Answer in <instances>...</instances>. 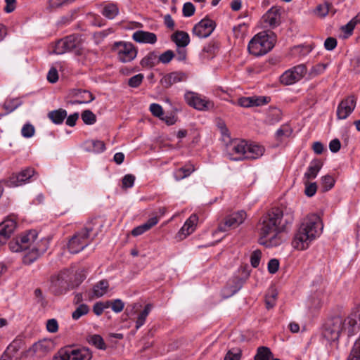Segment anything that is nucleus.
Here are the masks:
<instances>
[{
  "mask_svg": "<svg viewBox=\"0 0 360 360\" xmlns=\"http://www.w3.org/2000/svg\"><path fill=\"white\" fill-rule=\"evenodd\" d=\"M21 105V101L18 98H13L6 100L4 103V108L6 110L7 113H10L15 110Z\"/></svg>",
  "mask_w": 360,
  "mask_h": 360,
  "instance_id": "nucleus-44",
  "label": "nucleus"
},
{
  "mask_svg": "<svg viewBox=\"0 0 360 360\" xmlns=\"http://www.w3.org/2000/svg\"><path fill=\"white\" fill-rule=\"evenodd\" d=\"M35 132V129L34 126L30 123L25 124L21 130L22 136L25 138H30L32 137Z\"/></svg>",
  "mask_w": 360,
  "mask_h": 360,
  "instance_id": "nucleus-54",
  "label": "nucleus"
},
{
  "mask_svg": "<svg viewBox=\"0 0 360 360\" xmlns=\"http://www.w3.org/2000/svg\"><path fill=\"white\" fill-rule=\"evenodd\" d=\"M109 283L107 280L103 279L96 283L93 287V293L96 297L103 296L108 290Z\"/></svg>",
  "mask_w": 360,
  "mask_h": 360,
  "instance_id": "nucleus-31",
  "label": "nucleus"
},
{
  "mask_svg": "<svg viewBox=\"0 0 360 360\" xmlns=\"http://www.w3.org/2000/svg\"><path fill=\"white\" fill-rule=\"evenodd\" d=\"M48 117L56 124H60L67 117V111L63 108L50 111Z\"/></svg>",
  "mask_w": 360,
  "mask_h": 360,
  "instance_id": "nucleus-30",
  "label": "nucleus"
},
{
  "mask_svg": "<svg viewBox=\"0 0 360 360\" xmlns=\"http://www.w3.org/2000/svg\"><path fill=\"white\" fill-rule=\"evenodd\" d=\"M219 46L215 42H210L206 44L202 49L201 56L204 59H212L216 55Z\"/></svg>",
  "mask_w": 360,
  "mask_h": 360,
  "instance_id": "nucleus-32",
  "label": "nucleus"
},
{
  "mask_svg": "<svg viewBox=\"0 0 360 360\" xmlns=\"http://www.w3.org/2000/svg\"><path fill=\"white\" fill-rule=\"evenodd\" d=\"M49 239L47 238H42L40 240L37 239L36 242L33 244V248L38 251V252L43 255L49 248Z\"/></svg>",
  "mask_w": 360,
  "mask_h": 360,
  "instance_id": "nucleus-41",
  "label": "nucleus"
},
{
  "mask_svg": "<svg viewBox=\"0 0 360 360\" xmlns=\"http://www.w3.org/2000/svg\"><path fill=\"white\" fill-rule=\"evenodd\" d=\"M15 228L16 222L13 219H6L0 224V246L8 241Z\"/></svg>",
  "mask_w": 360,
  "mask_h": 360,
  "instance_id": "nucleus-17",
  "label": "nucleus"
},
{
  "mask_svg": "<svg viewBox=\"0 0 360 360\" xmlns=\"http://www.w3.org/2000/svg\"><path fill=\"white\" fill-rule=\"evenodd\" d=\"M195 11V6L191 2H186L184 4L182 13L184 17H191L194 15Z\"/></svg>",
  "mask_w": 360,
  "mask_h": 360,
  "instance_id": "nucleus-52",
  "label": "nucleus"
},
{
  "mask_svg": "<svg viewBox=\"0 0 360 360\" xmlns=\"http://www.w3.org/2000/svg\"><path fill=\"white\" fill-rule=\"evenodd\" d=\"M150 111L153 116L160 119L163 115V109L162 106L158 103H152L150 105Z\"/></svg>",
  "mask_w": 360,
  "mask_h": 360,
  "instance_id": "nucleus-57",
  "label": "nucleus"
},
{
  "mask_svg": "<svg viewBox=\"0 0 360 360\" xmlns=\"http://www.w3.org/2000/svg\"><path fill=\"white\" fill-rule=\"evenodd\" d=\"M171 39L178 48H185L190 42V37L184 31H176L171 36Z\"/></svg>",
  "mask_w": 360,
  "mask_h": 360,
  "instance_id": "nucleus-23",
  "label": "nucleus"
},
{
  "mask_svg": "<svg viewBox=\"0 0 360 360\" xmlns=\"http://www.w3.org/2000/svg\"><path fill=\"white\" fill-rule=\"evenodd\" d=\"M294 221V211L281 205L273 207L260 219L258 224L259 243L266 248L280 245L283 242L281 233Z\"/></svg>",
  "mask_w": 360,
  "mask_h": 360,
  "instance_id": "nucleus-1",
  "label": "nucleus"
},
{
  "mask_svg": "<svg viewBox=\"0 0 360 360\" xmlns=\"http://www.w3.org/2000/svg\"><path fill=\"white\" fill-rule=\"evenodd\" d=\"M112 51L117 53L118 60L122 63H129L137 55L134 46L131 43L124 41L115 42L113 44Z\"/></svg>",
  "mask_w": 360,
  "mask_h": 360,
  "instance_id": "nucleus-8",
  "label": "nucleus"
},
{
  "mask_svg": "<svg viewBox=\"0 0 360 360\" xmlns=\"http://www.w3.org/2000/svg\"><path fill=\"white\" fill-rule=\"evenodd\" d=\"M54 342L50 339H44L34 343L27 351V353H32L38 358L44 357L48 353L53 350Z\"/></svg>",
  "mask_w": 360,
  "mask_h": 360,
  "instance_id": "nucleus-14",
  "label": "nucleus"
},
{
  "mask_svg": "<svg viewBox=\"0 0 360 360\" xmlns=\"http://www.w3.org/2000/svg\"><path fill=\"white\" fill-rule=\"evenodd\" d=\"M53 51L56 54L72 52L77 56L82 55L84 49L81 37L78 34H71L58 40Z\"/></svg>",
  "mask_w": 360,
  "mask_h": 360,
  "instance_id": "nucleus-5",
  "label": "nucleus"
},
{
  "mask_svg": "<svg viewBox=\"0 0 360 360\" xmlns=\"http://www.w3.org/2000/svg\"><path fill=\"white\" fill-rule=\"evenodd\" d=\"M72 94L75 99L70 101L72 105L89 103L95 98L94 95L86 90L75 89Z\"/></svg>",
  "mask_w": 360,
  "mask_h": 360,
  "instance_id": "nucleus-20",
  "label": "nucleus"
},
{
  "mask_svg": "<svg viewBox=\"0 0 360 360\" xmlns=\"http://www.w3.org/2000/svg\"><path fill=\"white\" fill-rule=\"evenodd\" d=\"M34 174L32 168L27 167L18 174H13L7 180L5 184L7 187H17L26 183Z\"/></svg>",
  "mask_w": 360,
  "mask_h": 360,
  "instance_id": "nucleus-13",
  "label": "nucleus"
},
{
  "mask_svg": "<svg viewBox=\"0 0 360 360\" xmlns=\"http://www.w3.org/2000/svg\"><path fill=\"white\" fill-rule=\"evenodd\" d=\"M9 249L14 252H18L20 251L25 250L22 247L20 240L19 238H16L15 240H12L8 244Z\"/></svg>",
  "mask_w": 360,
  "mask_h": 360,
  "instance_id": "nucleus-59",
  "label": "nucleus"
},
{
  "mask_svg": "<svg viewBox=\"0 0 360 360\" xmlns=\"http://www.w3.org/2000/svg\"><path fill=\"white\" fill-rule=\"evenodd\" d=\"M96 220V219L94 218L87 221L84 228L70 240L68 248L71 253H78L89 245L87 240L90 236V233L94 229Z\"/></svg>",
  "mask_w": 360,
  "mask_h": 360,
  "instance_id": "nucleus-6",
  "label": "nucleus"
},
{
  "mask_svg": "<svg viewBox=\"0 0 360 360\" xmlns=\"http://www.w3.org/2000/svg\"><path fill=\"white\" fill-rule=\"evenodd\" d=\"M187 77V75L183 72H172L163 76L160 79V84L167 89L174 84L186 81Z\"/></svg>",
  "mask_w": 360,
  "mask_h": 360,
  "instance_id": "nucleus-18",
  "label": "nucleus"
},
{
  "mask_svg": "<svg viewBox=\"0 0 360 360\" xmlns=\"http://www.w3.org/2000/svg\"><path fill=\"white\" fill-rule=\"evenodd\" d=\"M356 99L354 96H349L342 100L338 105L337 116L340 120H345L354 111L356 107Z\"/></svg>",
  "mask_w": 360,
  "mask_h": 360,
  "instance_id": "nucleus-15",
  "label": "nucleus"
},
{
  "mask_svg": "<svg viewBox=\"0 0 360 360\" xmlns=\"http://www.w3.org/2000/svg\"><path fill=\"white\" fill-rule=\"evenodd\" d=\"M158 222V218L157 217H152L149 219L146 223L135 227L131 231V235L133 236H139L146 231L150 229L153 226L156 225Z\"/></svg>",
  "mask_w": 360,
  "mask_h": 360,
  "instance_id": "nucleus-26",
  "label": "nucleus"
},
{
  "mask_svg": "<svg viewBox=\"0 0 360 360\" xmlns=\"http://www.w3.org/2000/svg\"><path fill=\"white\" fill-rule=\"evenodd\" d=\"M245 280L239 276L232 277L227 283L226 289L229 290V296L236 293L243 286Z\"/></svg>",
  "mask_w": 360,
  "mask_h": 360,
  "instance_id": "nucleus-27",
  "label": "nucleus"
},
{
  "mask_svg": "<svg viewBox=\"0 0 360 360\" xmlns=\"http://www.w3.org/2000/svg\"><path fill=\"white\" fill-rule=\"evenodd\" d=\"M356 315L351 314L347 318L335 316L328 319L323 326L322 335L328 342H337L342 333L348 337L353 335L357 328Z\"/></svg>",
  "mask_w": 360,
  "mask_h": 360,
  "instance_id": "nucleus-3",
  "label": "nucleus"
},
{
  "mask_svg": "<svg viewBox=\"0 0 360 360\" xmlns=\"http://www.w3.org/2000/svg\"><path fill=\"white\" fill-rule=\"evenodd\" d=\"M124 307V303L120 299L112 300V310L115 313L121 312Z\"/></svg>",
  "mask_w": 360,
  "mask_h": 360,
  "instance_id": "nucleus-63",
  "label": "nucleus"
},
{
  "mask_svg": "<svg viewBox=\"0 0 360 360\" xmlns=\"http://www.w3.org/2000/svg\"><path fill=\"white\" fill-rule=\"evenodd\" d=\"M229 158L233 160H243L246 159L247 141L245 140H235L226 146Z\"/></svg>",
  "mask_w": 360,
  "mask_h": 360,
  "instance_id": "nucleus-10",
  "label": "nucleus"
},
{
  "mask_svg": "<svg viewBox=\"0 0 360 360\" xmlns=\"http://www.w3.org/2000/svg\"><path fill=\"white\" fill-rule=\"evenodd\" d=\"M38 238V233L36 230H30L24 235H22L19 239L25 250H28L33 246Z\"/></svg>",
  "mask_w": 360,
  "mask_h": 360,
  "instance_id": "nucleus-24",
  "label": "nucleus"
},
{
  "mask_svg": "<svg viewBox=\"0 0 360 360\" xmlns=\"http://www.w3.org/2000/svg\"><path fill=\"white\" fill-rule=\"evenodd\" d=\"M81 117L84 124H94L96 122V115L90 110H85L82 112Z\"/></svg>",
  "mask_w": 360,
  "mask_h": 360,
  "instance_id": "nucleus-42",
  "label": "nucleus"
},
{
  "mask_svg": "<svg viewBox=\"0 0 360 360\" xmlns=\"http://www.w3.org/2000/svg\"><path fill=\"white\" fill-rule=\"evenodd\" d=\"M322 229L321 219L317 214L308 215L303 219L295 231L292 246L297 250H307L311 243L321 234Z\"/></svg>",
  "mask_w": 360,
  "mask_h": 360,
  "instance_id": "nucleus-2",
  "label": "nucleus"
},
{
  "mask_svg": "<svg viewBox=\"0 0 360 360\" xmlns=\"http://www.w3.org/2000/svg\"><path fill=\"white\" fill-rule=\"evenodd\" d=\"M87 341L90 345L95 346L99 349H105L106 345L103 338L99 335H92L87 338Z\"/></svg>",
  "mask_w": 360,
  "mask_h": 360,
  "instance_id": "nucleus-39",
  "label": "nucleus"
},
{
  "mask_svg": "<svg viewBox=\"0 0 360 360\" xmlns=\"http://www.w3.org/2000/svg\"><path fill=\"white\" fill-rule=\"evenodd\" d=\"M321 184L323 191L331 189L335 184V179L330 175H326L321 178Z\"/></svg>",
  "mask_w": 360,
  "mask_h": 360,
  "instance_id": "nucleus-47",
  "label": "nucleus"
},
{
  "mask_svg": "<svg viewBox=\"0 0 360 360\" xmlns=\"http://www.w3.org/2000/svg\"><path fill=\"white\" fill-rule=\"evenodd\" d=\"M29 251L23 257V263L25 264H31L35 262L41 255L33 247L28 248Z\"/></svg>",
  "mask_w": 360,
  "mask_h": 360,
  "instance_id": "nucleus-37",
  "label": "nucleus"
},
{
  "mask_svg": "<svg viewBox=\"0 0 360 360\" xmlns=\"http://www.w3.org/2000/svg\"><path fill=\"white\" fill-rule=\"evenodd\" d=\"M215 26L216 24L213 20L204 18L194 26L193 32L200 38H206L212 34Z\"/></svg>",
  "mask_w": 360,
  "mask_h": 360,
  "instance_id": "nucleus-16",
  "label": "nucleus"
},
{
  "mask_svg": "<svg viewBox=\"0 0 360 360\" xmlns=\"http://www.w3.org/2000/svg\"><path fill=\"white\" fill-rule=\"evenodd\" d=\"M307 68L304 65H299L285 71L280 77V81L285 85H290L300 80L305 75Z\"/></svg>",
  "mask_w": 360,
  "mask_h": 360,
  "instance_id": "nucleus-11",
  "label": "nucleus"
},
{
  "mask_svg": "<svg viewBox=\"0 0 360 360\" xmlns=\"http://www.w3.org/2000/svg\"><path fill=\"white\" fill-rule=\"evenodd\" d=\"M280 9L274 6L263 15L262 19L264 23L274 28L280 24Z\"/></svg>",
  "mask_w": 360,
  "mask_h": 360,
  "instance_id": "nucleus-19",
  "label": "nucleus"
},
{
  "mask_svg": "<svg viewBox=\"0 0 360 360\" xmlns=\"http://www.w3.org/2000/svg\"><path fill=\"white\" fill-rule=\"evenodd\" d=\"M92 146L93 148H86V150L99 153L105 150V145L102 141H93Z\"/></svg>",
  "mask_w": 360,
  "mask_h": 360,
  "instance_id": "nucleus-51",
  "label": "nucleus"
},
{
  "mask_svg": "<svg viewBox=\"0 0 360 360\" xmlns=\"http://www.w3.org/2000/svg\"><path fill=\"white\" fill-rule=\"evenodd\" d=\"M24 342L22 339L16 338L8 346L6 350H8V352H11L15 356L18 350L22 348Z\"/></svg>",
  "mask_w": 360,
  "mask_h": 360,
  "instance_id": "nucleus-45",
  "label": "nucleus"
},
{
  "mask_svg": "<svg viewBox=\"0 0 360 360\" xmlns=\"http://www.w3.org/2000/svg\"><path fill=\"white\" fill-rule=\"evenodd\" d=\"M330 7V4L325 3L324 4L319 5L316 7V11L321 17H325L328 14Z\"/></svg>",
  "mask_w": 360,
  "mask_h": 360,
  "instance_id": "nucleus-61",
  "label": "nucleus"
},
{
  "mask_svg": "<svg viewBox=\"0 0 360 360\" xmlns=\"http://www.w3.org/2000/svg\"><path fill=\"white\" fill-rule=\"evenodd\" d=\"M264 153V148L259 145L247 142L246 159L255 160L261 157Z\"/></svg>",
  "mask_w": 360,
  "mask_h": 360,
  "instance_id": "nucleus-25",
  "label": "nucleus"
},
{
  "mask_svg": "<svg viewBox=\"0 0 360 360\" xmlns=\"http://www.w3.org/2000/svg\"><path fill=\"white\" fill-rule=\"evenodd\" d=\"M194 166L191 164H187L185 166L176 169L174 172V178L176 181L181 180L191 174L194 172Z\"/></svg>",
  "mask_w": 360,
  "mask_h": 360,
  "instance_id": "nucleus-33",
  "label": "nucleus"
},
{
  "mask_svg": "<svg viewBox=\"0 0 360 360\" xmlns=\"http://www.w3.org/2000/svg\"><path fill=\"white\" fill-rule=\"evenodd\" d=\"M135 176L133 174H126L122 179V187L131 188L134 186Z\"/></svg>",
  "mask_w": 360,
  "mask_h": 360,
  "instance_id": "nucleus-60",
  "label": "nucleus"
},
{
  "mask_svg": "<svg viewBox=\"0 0 360 360\" xmlns=\"http://www.w3.org/2000/svg\"><path fill=\"white\" fill-rule=\"evenodd\" d=\"M292 130L288 125H283L276 132V137L277 139H281L283 136H289L291 134Z\"/></svg>",
  "mask_w": 360,
  "mask_h": 360,
  "instance_id": "nucleus-56",
  "label": "nucleus"
},
{
  "mask_svg": "<svg viewBox=\"0 0 360 360\" xmlns=\"http://www.w3.org/2000/svg\"><path fill=\"white\" fill-rule=\"evenodd\" d=\"M46 329L50 333H56L58 330V321L55 319H49L46 322Z\"/></svg>",
  "mask_w": 360,
  "mask_h": 360,
  "instance_id": "nucleus-64",
  "label": "nucleus"
},
{
  "mask_svg": "<svg viewBox=\"0 0 360 360\" xmlns=\"http://www.w3.org/2000/svg\"><path fill=\"white\" fill-rule=\"evenodd\" d=\"M152 307L153 306L151 304H147L145 306L144 309L139 314V315L137 318V320L136 321V329H139L140 327H141L144 324L148 315L149 314L150 311L152 309Z\"/></svg>",
  "mask_w": 360,
  "mask_h": 360,
  "instance_id": "nucleus-38",
  "label": "nucleus"
},
{
  "mask_svg": "<svg viewBox=\"0 0 360 360\" xmlns=\"http://www.w3.org/2000/svg\"><path fill=\"white\" fill-rule=\"evenodd\" d=\"M70 272L69 270L64 269L60 271L58 274L51 277L50 290L55 295H60L65 293L70 288H74L70 283Z\"/></svg>",
  "mask_w": 360,
  "mask_h": 360,
  "instance_id": "nucleus-7",
  "label": "nucleus"
},
{
  "mask_svg": "<svg viewBox=\"0 0 360 360\" xmlns=\"http://www.w3.org/2000/svg\"><path fill=\"white\" fill-rule=\"evenodd\" d=\"M143 79V75L140 73L129 78L128 81V84L129 86L132 88H137L142 83Z\"/></svg>",
  "mask_w": 360,
  "mask_h": 360,
  "instance_id": "nucleus-53",
  "label": "nucleus"
},
{
  "mask_svg": "<svg viewBox=\"0 0 360 360\" xmlns=\"http://www.w3.org/2000/svg\"><path fill=\"white\" fill-rule=\"evenodd\" d=\"M277 297V293L275 290H271L269 292L265 297V303L267 309H271L276 304V300Z\"/></svg>",
  "mask_w": 360,
  "mask_h": 360,
  "instance_id": "nucleus-49",
  "label": "nucleus"
},
{
  "mask_svg": "<svg viewBox=\"0 0 360 360\" xmlns=\"http://www.w3.org/2000/svg\"><path fill=\"white\" fill-rule=\"evenodd\" d=\"M89 311V307L86 304H80L72 312V317L74 320H78L81 316L86 315Z\"/></svg>",
  "mask_w": 360,
  "mask_h": 360,
  "instance_id": "nucleus-43",
  "label": "nucleus"
},
{
  "mask_svg": "<svg viewBox=\"0 0 360 360\" xmlns=\"http://www.w3.org/2000/svg\"><path fill=\"white\" fill-rule=\"evenodd\" d=\"M273 358V354L266 347H260L257 349L254 360H270Z\"/></svg>",
  "mask_w": 360,
  "mask_h": 360,
  "instance_id": "nucleus-36",
  "label": "nucleus"
},
{
  "mask_svg": "<svg viewBox=\"0 0 360 360\" xmlns=\"http://www.w3.org/2000/svg\"><path fill=\"white\" fill-rule=\"evenodd\" d=\"M198 217L196 214H192L185 222L184 226L180 230L181 234L184 236H188L191 233H193L195 228V224Z\"/></svg>",
  "mask_w": 360,
  "mask_h": 360,
  "instance_id": "nucleus-29",
  "label": "nucleus"
},
{
  "mask_svg": "<svg viewBox=\"0 0 360 360\" xmlns=\"http://www.w3.org/2000/svg\"><path fill=\"white\" fill-rule=\"evenodd\" d=\"M53 360H72L70 347L62 349L54 355Z\"/></svg>",
  "mask_w": 360,
  "mask_h": 360,
  "instance_id": "nucleus-48",
  "label": "nucleus"
},
{
  "mask_svg": "<svg viewBox=\"0 0 360 360\" xmlns=\"http://www.w3.org/2000/svg\"><path fill=\"white\" fill-rule=\"evenodd\" d=\"M132 39L139 43L154 44L157 41V36L155 33L143 30L136 31Z\"/></svg>",
  "mask_w": 360,
  "mask_h": 360,
  "instance_id": "nucleus-21",
  "label": "nucleus"
},
{
  "mask_svg": "<svg viewBox=\"0 0 360 360\" xmlns=\"http://www.w3.org/2000/svg\"><path fill=\"white\" fill-rule=\"evenodd\" d=\"M157 58V54L155 52H150L141 60V65L143 68H152L155 65Z\"/></svg>",
  "mask_w": 360,
  "mask_h": 360,
  "instance_id": "nucleus-40",
  "label": "nucleus"
},
{
  "mask_svg": "<svg viewBox=\"0 0 360 360\" xmlns=\"http://www.w3.org/2000/svg\"><path fill=\"white\" fill-rule=\"evenodd\" d=\"M275 41V36L273 32L269 34L266 32L256 34L249 42L248 49L250 53L260 56L271 51Z\"/></svg>",
  "mask_w": 360,
  "mask_h": 360,
  "instance_id": "nucleus-4",
  "label": "nucleus"
},
{
  "mask_svg": "<svg viewBox=\"0 0 360 360\" xmlns=\"http://www.w3.org/2000/svg\"><path fill=\"white\" fill-rule=\"evenodd\" d=\"M247 217V214L243 210H240L236 212L228 215L223 224H219V231H227L229 229H236L240 225Z\"/></svg>",
  "mask_w": 360,
  "mask_h": 360,
  "instance_id": "nucleus-12",
  "label": "nucleus"
},
{
  "mask_svg": "<svg viewBox=\"0 0 360 360\" xmlns=\"http://www.w3.org/2000/svg\"><path fill=\"white\" fill-rule=\"evenodd\" d=\"M323 166V162L320 160H314L304 174V178L307 181L315 179Z\"/></svg>",
  "mask_w": 360,
  "mask_h": 360,
  "instance_id": "nucleus-28",
  "label": "nucleus"
},
{
  "mask_svg": "<svg viewBox=\"0 0 360 360\" xmlns=\"http://www.w3.org/2000/svg\"><path fill=\"white\" fill-rule=\"evenodd\" d=\"M184 98L188 105L198 110H209L214 106L212 101L193 91L186 92Z\"/></svg>",
  "mask_w": 360,
  "mask_h": 360,
  "instance_id": "nucleus-9",
  "label": "nucleus"
},
{
  "mask_svg": "<svg viewBox=\"0 0 360 360\" xmlns=\"http://www.w3.org/2000/svg\"><path fill=\"white\" fill-rule=\"evenodd\" d=\"M270 100V98L267 96H252V106H260L267 104Z\"/></svg>",
  "mask_w": 360,
  "mask_h": 360,
  "instance_id": "nucleus-58",
  "label": "nucleus"
},
{
  "mask_svg": "<svg viewBox=\"0 0 360 360\" xmlns=\"http://www.w3.org/2000/svg\"><path fill=\"white\" fill-rule=\"evenodd\" d=\"M175 57V54L173 51L167 50L158 57V62H160L163 64L169 63Z\"/></svg>",
  "mask_w": 360,
  "mask_h": 360,
  "instance_id": "nucleus-50",
  "label": "nucleus"
},
{
  "mask_svg": "<svg viewBox=\"0 0 360 360\" xmlns=\"http://www.w3.org/2000/svg\"><path fill=\"white\" fill-rule=\"evenodd\" d=\"M347 360H360V338L355 342Z\"/></svg>",
  "mask_w": 360,
  "mask_h": 360,
  "instance_id": "nucleus-46",
  "label": "nucleus"
},
{
  "mask_svg": "<svg viewBox=\"0 0 360 360\" xmlns=\"http://www.w3.org/2000/svg\"><path fill=\"white\" fill-rule=\"evenodd\" d=\"M262 257V252L259 250H256L252 252L250 256V263L252 267L257 268L259 264Z\"/></svg>",
  "mask_w": 360,
  "mask_h": 360,
  "instance_id": "nucleus-55",
  "label": "nucleus"
},
{
  "mask_svg": "<svg viewBox=\"0 0 360 360\" xmlns=\"http://www.w3.org/2000/svg\"><path fill=\"white\" fill-rule=\"evenodd\" d=\"M356 23H357V20L355 18H353L345 25L342 27V30L345 33L350 35V34H352Z\"/></svg>",
  "mask_w": 360,
  "mask_h": 360,
  "instance_id": "nucleus-62",
  "label": "nucleus"
},
{
  "mask_svg": "<svg viewBox=\"0 0 360 360\" xmlns=\"http://www.w3.org/2000/svg\"><path fill=\"white\" fill-rule=\"evenodd\" d=\"M72 360H91L92 353L87 347L73 349L70 347Z\"/></svg>",
  "mask_w": 360,
  "mask_h": 360,
  "instance_id": "nucleus-22",
  "label": "nucleus"
},
{
  "mask_svg": "<svg viewBox=\"0 0 360 360\" xmlns=\"http://www.w3.org/2000/svg\"><path fill=\"white\" fill-rule=\"evenodd\" d=\"M101 13L106 18L112 20L119 14V8L115 4H108L103 7Z\"/></svg>",
  "mask_w": 360,
  "mask_h": 360,
  "instance_id": "nucleus-34",
  "label": "nucleus"
},
{
  "mask_svg": "<svg viewBox=\"0 0 360 360\" xmlns=\"http://www.w3.org/2000/svg\"><path fill=\"white\" fill-rule=\"evenodd\" d=\"M281 110L277 108H270L266 118V122L269 124H274L281 119Z\"/></svg>",
  "mask_w": 360,
  "mask_h": 360,
  "instance_id": "nucleus-35",
  "label": "nucleus"
}]
</instances>
